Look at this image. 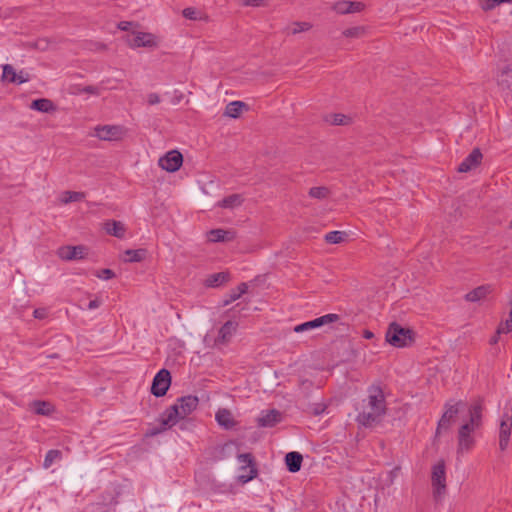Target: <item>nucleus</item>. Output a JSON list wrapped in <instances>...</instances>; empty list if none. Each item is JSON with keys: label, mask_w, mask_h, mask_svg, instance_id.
Returning a JSON list of instances; mask_svg holds the SVG:
<instances>
[{"label": "nucleus", "mask_w": 512, "mask_h": 512, "mask_svg": "<svg viewBox=\"0 0 512 512\" xmlns=\"http://www.w3.org/2000/svg\"><path fill=\"white\" fill-rule=\"evenodd\" d=\"M171 384L170 372L166 369H161L154 377L151 392L156 397L164 396Z\"/></svg>", "instance_id": "obj_12"}, {"label": "nucleus", "mask_w": 512, "mask_h": 512, "mask_svg": "<svg viewBox=\"0 0 512 512\" xmlns=\"http://www.w3.org/2000/svg\"><path fill=\"white\" fill-rule=\"evenodd\" d=\"M245 6L259 7L263 6L267 0H241Z\"/></svg>", "instance_id": "obj_47"}, {"label": "nucleus", "mask_w": 512, "mask_h": 512, "mask_svg": "<svg viewBox=\"0 0 512 512\" xmlns=\"http://www.w3.org/2000/svg\"><path fill=\"white\" fill-rule=\"evenodd\" d=\"M248 289V286L246 283H241L238 287L235 289H232L227 297L223 300V305H229L230 303L236 301L239 299L244 293H246Z\"/></svg>", "instance_id": "obj_31"}, {"label": "nucleus", "mask_w": 512, "mask_h": 512, "mask_svg": "<svg viewBox=\"0 0 512 512\" xmlns=\"http://www.w3.org/2000/svg\"><path fill=\"white\" fill-rule=\"evenodd\" d=\"M215 420L220 427L226 430L234 428L238 423L232 411L226 408L217 410Z\"/></svg>", "instance_id": "obj_19"}, {"label": "nucleus", "mask_w": 512, "mask_h": 512, "mask_svg": "<svg viewBox=\"0 0 512 512\" xmlns=\"http://www.w3.org/2000/svg\"><path fill=\"white\" fill-rule=\"evenodd\" d=\"M237 460L239 464L237 478L240 482L247 483L257 476V469L251 454H239Z\"/></svg>", "instance_id": "obj_7"}, {"label": "nucleus", "mask_w": 512, "mask_h": 512, "mask_svg": "<svg viewBox=\"0 0 512 512\" xmlns=\"http://www.w3.org/2000/svg\"><path fill=\"white\" fill-rule=\"evenodd\" d=\"M87 248L82 245L78 246H62L57 250V255L62 260H79L85 257Z\"/></svg>", "instance_id": "obj_16"}, {"label": "nucleus", "mask_w": 512, "mask_h": 512, "mask_svg": "<svg viewBox=\"0 0 512 512\" xmlns=\"http://www.w3.org/2000/svg\"><path fill=\"white\" fill-rule=\"evenodd\" d=\"M482 160V154L479 149H474L458 166L461 173L469 172L476 168Z\"/></svg>", "instance_id": "obj_20"}, {"label": "nucleus", "mask_w": 512, "mask_h": 512, "mask_svg": "<svg viewBox=\"0 0 512 512\" xmlns=\"http://www.w3.org/2000/svg\"><path fill=\"white\" fill-rule=\"evenodd\" d=\"M463 406V403L461 401L459 402H448L445 405V410L438 422L436 434L439 435L443 430H447L450 427V424L456 417V415L461 411V407Z\"/></svg>", "instance_id": "obj_11"}, {"label": "nucleus", "mask_w": 512, "mask_h": 512, "mask_svg": "<svg viewBox=\"0 0 512 512\" xmlns=\"http://www.w3.org/2000/svg\"><path fill=\"white\" fill-rule=\"evenodd\" d=\"M386 410L385 397L379 386H371L368 390L367 403L363 406L357 420L364 426H369L377 421Z\"/></svg>", "instance_id": "obj_2"}, {"label": "nucleus", "mask_w": 512, "mask_h": 512, "mask_svg": "<svg viewBox=\"0 0 512 512\" xmlns=\"http://www.w3.org/2000/svg\"><path fill=\"white\" fill-rule=\"evenodd\" d=\"M363 337L366 339H372L374 337V334L370 330H365L363 333Z\"/></svg>", "instance_id": "obj_53"}, {"label": "nucleus", "mask_w": 512, "mask_h": 512, "mask_svg": "<svg viewBox=\"0 0 512 512\" xmlns=\"http://www.w3.org/2000/svg\"><path fill=\"white\" fill-rule=\"evenodd\" d=\"M399 471H400V468L399 467H395L393 468L389 473H388V483L389 484H392L394 482V480L398 477L399 475Z\"/></svg>", "instance_id": "obj_49"}, {"label": "nucleus", "mask_w": 512, "mask_h": 512, "mask_svg": "<svg viewBox=\"0 0 512 512\" xmlns=\"http://www.w3.org/2000/svg\"><path fill=\"white\" fill-rule=\"evenodd\" d=\"M497 83L503 91L512 93V60L499 64Z\"/></svg>", "instance_id": "obj_14"}, {"label": "nucleus", "mask_w": 512, "mask_h": 512, "mask_svg": "<svg viewBox=\"0 0 512 512\" xmlns=\"http://www.w3.org/2000/svg\"><path fill=\"white\" fill-rule=\"evenodd\" d=\"M126 255L128 256V261L138 262L143 259L144 252L142 250H127Z\"/></svg>", "instance_id": "obj_43"}, {"label": "nucleus", "mask_w": 512, "mask_h": 512, "mask_svg": "<svg viewBox=\"0 0 512 512\" xmlns=\"http://www.w3.org/2000/svg\"><path fill=\"white\" fill-rule=\"evenodd\" d=\"M198 405V398L196 396H184L177 400L174 406L179 411L180 417L183 419L190 415Z\"/></svg>", "instance_id": "obj_18"}, {"label": "nucleus", "mask_w": 512, "mask_h": 512, "mask_svg": "<svg viewBox=\"0 0 512 512\" xmlns=\"http://www.w3.org/2000/svg\"><path fill=\"white\" fill-rule=\"evenodd\" d=\"M512 331V301L511 309L507 319L502 321L498 326V334H507Z\"/></svg>", "instance_id": "obj_39"}, {"label": "nucleus", "mask_w": 512, "mask_h": 512, "mask_svg": "<svg viewBox=\"0 0 512 512\" xmlns=\"http://www.w3.org/2000/svg\"><path fill=\"white\" fill-rule=\"evenodd\" d=\"M29 410L37 415L50 416L54 413L55 408L48 401L35 400L29 404Z\"/></svg>", "instance_id": "obj_22"}, {"label": "nucleus", "mask_w": 512, "mask_h": 512, "mask_svg": "<svg viewBox=\"0 0 512 512\" xmlns=\"http://www.w3.org/2000/svg\"><path fill=\"white\" fill-rule=\"evenodd\" d=\"M338 319H339V316L337 314H326V315H323L316 319H313L311 321H307L302 324L296 325L294 327V331L296 333L309 331V330L316 329V328L322 327L324 325L330 324L332 322H335Z\"/></svg>", "instance_id": "obj_15"}, {"label": "nucleus", "mask_w": 512, "mask_h": 512, "mask_svg": "<svg viewBox=\"0 0 512 512\" xmlns=\"http://www.w3.org/2000/svg\"><path fill=\"white\" fill-rule=\"evenodd\" d=\"M132 26V22L122 21L118 24V28L123 31H128Z\"/></svg>", "instance_id": "obj_51"}, {"label": "nucleus", "mask_w": 512, "mask_h": 512, "mask_svg": "<svg viewBox=\"0 0 512 512\" xmlns=\"http://www.w3.org/2000/svg\"><path fill=\"white\" fill-rule=\"evenodd\" d=\"M347 237V234L343 231H332L325 235V240L330 244L342 243Z\"/></svg>", "instance_id": "obj_35"}, {"label": "nucleus", "mask_w": 512, "mask_h": 512, "mask_svg": "<svg viewBox=\"0 0 512 512\" xmlns=\"http://www.w3.org/2000/svg\"><path fill=\"white\" fill-rule=\"evenodd\" d=\"M83 198H84V193H82V192L65 191L60 195L59 201L62 204H68L71 202L80 201Z\"/></svg>", "instance_id": "obj_33"}, {"label": "nucleus", "mask_w": 512, "mask_h": 512, "mask_svg": "<svg viewBox=\"0 0 512 512\" xmlns=\"http://www.w3.org/2000/svg\"><path fill=\"white\" fill-rule=\"evenodd\" d=\"M30 108L39 112L50 113L55 111L56 106L49 98H37L31 103Z\"/></svg>", "instance_id": "obj_26"}, {"label": "nucleus", "mask_w": 512, "mask_h": 512, "mask_svg": "<svg viewBox=\"0 0 512 512\" xmlns=\"http://www.w3.org/2000/svg\"><path fill=\"white\" fill-rule=\"evenodd\" d=\"M182 164L183 156L178 150H170L158 160L159 167L169 173L178 171Z\"/></svg>", "instance_id": "obj_10"}, {"label": "nucleus", "mask_w": 512, "mask_h": 512, "mask_svg": "<svg viewBox=\"0 0 512 512\" xmlns=\"http://www.w3.org/2000/svg\"><path fill=\"white\" fill-rule=\"evenodd\" d=\"M72 95H77L81 93H87V94H99L100 91L97 87L92 85L82 86V85H75L71 87V90L69 91Z\"/></svg>", "instance_id": "obj_34"}, {"label": "nucleus", "mask_w": 512, "mask_h": 512, "mask_svg": "<svg viewBox=\"0 0 512 512\" xmlns=\"http://www.w3.org/2000/svg\"><path fill=\"white\" fill-rule=\"evenodd\" d=\"M333 9L338 14H349L350 13L348 1H345V0L336 2L333 6Z\"/></svg>", "instance_id": "obj_44"}, {"label": "nucleus", "mask_w": 512, "mask_h": 512, "mask_svg": "<svg viewBox=\"0 0 512 512\" xmlns=\"http://www.w3.org/2000/svg\"><path fill=\"white\" fill-rule=\"evenodd\" d=\"M364 26H355L343 31V35L348 38H360L365 34Z\"/></svg>", "instance_id": "obj_38"}, {"label": "nucleus", "mask_w": 512, "mask_h": 512, "mask_svg": "<svg viewBox=\"0 0 512 512\" xmlns=\"http://www.w3.org/2000/svg\"><path fill=\"white\" fill-rule=\"evenodd\" d=\"M125 134L126 130L122 126L99 125L93 128L90 135L102 141H118L121 140Z\"/></svg>", "instance_id": "obj_8"}, {"label": "nucleus", "mask_w": 512, "mask_h": 512, "mask_svg": "<svg viewBox=\"0 0 512 512\" xmlns=\"http://www.w3.org/2000/svg\"><path fill=\"white\" fill-rule=\"evenodd\" d=\"M248 110V105L243 101H232L225 109V115L230 118H237Z\"/></svg>", "instance_id": "obj_25"}, {"label": "nucleus", "mask_w": 512, "mask_h": 512, "mask_svg": "<svg viewBox=\"0 0 512 512\" xmlns=\"http://www.w3.org/2000/svg\"><path fill=\"white\" fill-rule=\"evenodd\" d=\"M481 7L483 10L488 11L495 8L497 5L501 3H512V0H480Z\"/></svg>", "instance_id": "obj_41"}, {"label": "nucleus", "mask_w": 512, "mask_h": 512, "mask_svg": "<svg viewBox=\"0 0 512 512\" xmlns=\"http://www.w3.org/2000/svg\"><path fill=\"white\" fill-rule=\"evenodd\" d=\"M29 80V74L23 70L17 72L10 64L3 66L2 81L13 84H21Z\"/></svg>", "instance_id": "obj_17"}, {"label": "nucleus", "mask_w": 512, "mask_h": 512, "mask_svg": "<svg viewBox=\"0 0 512 512\" xmlns=\"http://www.w3.org/2000/svg\"><path fill=\"white\" fill-rule=\"evenodd\" d=\"M103 227L107 234L117 238H123L126 232L125 225L120 221L109 220L104 223Z\"/></svg>", "instance_id": "obj_24"}, {"label": "nucleus", "mask_w": 512, "mask_h": 512, "mask_svg": "<svg viewBox=\"0 0 512 512\" xmlns=\"http://www.w3.org/2000/svg\"><path fill=\"white\" fill-rule=\"evenodd\" d=\"M386 340L395 347H405L412 343L413 332L409 328L392 323L387 330Z\"/></svg>", "instance_id": "obj_5"}, {"label": "nucleus", "mask_w": 512, "mask_h": 512, "mask_svg": "<svg viewBox=\"0 0 512 512\" xmlns=\"http://www.w3.org/2000/svg\"><path fill=\"white\" fill-rule=\"evenodd\" d=\"M329 189L324 186L312 187L309 190V196L315 199H325L329 196Z\"/></svg>", "instance_id": "obj_36"}, {"label": "nucleus", "mask_w": 512, "mask_h": 512, "mask_svg": "<svg viewBox=\"0 0 512 512\" xmlns=\"http://www.w3.org/2000/svg\"><path fill=\"white\" fill-rule=\"evenodd\" d=\"M350 13L360 12L364 9V3L360 1H348Z\"/></svg>", "instance_id": "obj_45"}, {"label": "nucleus", "mask_w": 512, "mask_h": 512, "mask_svg": "<svg viewBox=\"0 0 512 512\" xmlns=\"http://www.w3.org/2000/svg\"><path fill=\"white\" fill-rule=\"evenodd\" d=\"M481 424L482 405L480 401H475L468 408L458 429V453H465L473 448L476 432L480 429Z\"/></svg>", "instance_id": "obj_1"}, {"label": "nucleus", "mask_w": 512, "mask_h": 512, "mask_svg": "<svg viewBox=\"0 0 512 512\" xmlns=\"http://www.w3.org/2000/svg\"><path fill=\"white\" fill-rule=\"evenodd\" d=\"M126 42L131 48H139V47H156L157 46V37L148 32H138L132 36L126 37Z\"/></svg>", "instance_id": "obj_13"}, {"label": "nucleus", "mask_w": 512, "mask_h": 512, "mask_svg": "<svg viewBox=\"0 0 512 512\" xmlns=\"http://www.w3.org/2000/svg\"><path fill=\"white\" fill-rule=\"evenodd\" d=\"M243 202V198L240 194H232L218 202V206L225 209H235L239 207Z\"/></svg>", "instance_id": "obj_28"}, {"label": "nucleus", "mask_w": 512, "mask_h": 512, "mask_svg": "<svg viewBox=\"0 0 512 512\" xmlns=\"http://www.w3.org/2000/svg\"><path fill=\"white\" fill-rule=\"evenodd\" d=\"M96 276L103 280H109L114 277V272L110 269H102L96 273Z\"/></svg>", "instance_id": "obj_46"}, {"label": "nucleus", "mask_w": 512, "mask_h": 512, "mask_svg": "<svg viewBox=\"0 0 512 512\" xmlns=\"http://www.w3.org/2000/svg\"><path fill=\"white\" fill-rule=\"evenodd\" d=\"M490 293V286H479L466 295V299L476 302L484 299Z\"/></svg>", "instance_id": "obj_32"}, {"label": "nucleus", "mask_w": 512, "mask_h": 512, "mask_svg": "<svg viewBox=\"0 0 512 512\" xmlns=\"http://www.w3.org/2000/svg\"><path fill=\"white\" fill-rule=\"evenodd\" d=\"M61 458V452L58 450H49L45 456L43 466L49 468Z\"/></svg>", "instance_id": "obj_37"}, {"label": "nucleus", "mask_w": 512, "mask_h": 512, "mask_svg": "<svg viewBox=\"0 0 512 512\" xmlns=\"http://www.w3.org/2000/svg\"><path fill=\"white\" fill-rule=\"evenodd\" d=\"M101 304H102V301L99 298H95L94 300H91L88 303L87 309L94 310V309L100 307Z\"/></svg>", "instance_id": "obj_50"}, {"label": "nucleus", "mask_w": 512, "mask_h": 512, "mask_svg": "<svg viewBox=\"0 0 512 512\" xmlns=\"http://www.w3.org/2000/svg\"><path fill=\"white\" fill-rule=\"evenodd\" d=\"M183 418L180 417L179 411H177V408L172 405L169 408H167L159 418V422L161 424L160 428H154L149 432V435H157L173 426H175L180 420Z\"/></svg>", "instance_id": "obj_9"}, {"label": "nucleus", "mask_w": 512, "mask_h": 512, "mask_svg": "<svg viewBox=\"0 0 512 512\" xmlns=\"http://www.w3.org/2000/svg\"><path fill=\"white\" fill-rule=\"evenodd\" d=\"M302 455L298 452H289L285 456V462L290 472H298L302 464Z\"/></svg>", "instance_id": "obj_27"}, {"label": "nucleus", "mask_w": 512, "mask_h": 512, "mask_svg": "<svg viewBox=\"0 0 512 512\" xmlns=\"http://www.w3.org/2000/svg\"><path fill=\"white\" fill-rule=\"evenodd\" d=\"M48 314L46 308H37L34 310L33 315L36 319H44Z\"/></svg>", "instance_id": "obj_48"}, {"label": "nucleus", "mask_w": 512, "mask_h": 512, "mask_svg": "<svg viewBox=\"0 0 512 512\" xmlns=\"http://www.w3.org/2000/svg\"><path fill=\"white\" fill-rule=\"evenodd\" d=\"M281 420V414L277 410L262 411L257 419V423L261 427H273Z\"/></svg>", "instance_id": "obj_21"}, {"label": "nucleus", "mask_w": 512, "mask_h": 512, "mask_svg": "<svg viewBox=\"0 0 512 512\" xmlns=\"http://www.w3.org/2000/svg\"><path fill=\"white\" fill-rule=\"evenodd\" d=\"M235 237V233L231 230L213 229L207 233V239L210 242H229Z\"/></svg>", "instance_id": "obj_23"}, {"label": "nucleus", "mask_w": 512, "mask_h": 512, "mask_svg": "<svg viewBox=\"0 0 512 512\" xmlns=\"http://www.w3.org/2000/svg\"><path fill=\"white\" fill-rule=\"evenodd\" d=\"M500 335H501V334H498V329H497V330H496L495 335H494V336H492V337H491V339H490V344H491V345H495V344H497V343H498V341H499V339H500Z\"/></svg>", "instance_id": "obj_52"}, {"label": "nucleus", "mask_w": 512, "mask_h": 512, "mask_svg": "<svg viewBox=\"0 0 512 512\" xmlns=\"http://www.w3.org/2000/svg\"><path fill=\"white\" fill-rule=\"evenodd\" d=\"M512 434V407H505L498 419V445L501 451H505L509 446Z\"/></svg>", "instance_id": "obj_3"}, {"label": "nucleus", "mask_w": 512, "mask_h": 512, "mask_svg": "<svg viewBox=\"0 0 512 512\" xmlns=\"http://www.w3.org/2000/svg\"><path fill=\"white\" fill-rule=\"evenodd\" d=\"M431 485L436 500H441L446 494V464L444 460L437 461L431 471Z\"/></svg>", "instance_id": "obj_4"}, {"label": "nucleus", "mask_w": 512, "mask_h": 512, "mask_svg": "<svg viewBox=\"0 0 512 512\" xmlns=\"http://www.w3.org/2000/svg\"><path fill=\"white\" fill-rule=\"evenodd\" d=\"M182 15L186 18V19H189V20H198V19H201L200 17V12L193 8V7H188V8H185L183 11H182Z\"/></svg>", "instance_id": "obj_42"}, {"label": "nucleus", "mask_w": 512, "mask_h": 512, "mask_svg": "<svg viewBox=\"0 0 512 512\" xmlns=\"http://www.w3.org/2000/svg\"><path fill=\"white\" fill-rule=\"evenodd\" d=\"M229 280V274L225 272L215 273L208 276L205 280L207 287H218Z\"/></svg>", "instance_id": "obj_30"}, {"label": "nucleus", "mask_w": 512, "mask_h": 512, "mask_svg": "<svg viewBox=\"0 0 512 512\" xmlns=\"http://www.w3.org/2000/svg\"><path fill=\"white\" fill-rule=\"evenodd\" d=\"M324 119L331 125H348L352 120L351 117L342 113H329Z\"/></svg>", "instance_id": "obj_29"}, {"label": "nucleus", "mask_w": 512, "mask_h": 512, "mask_svg": "<svg viewBox=\"0 0 512 512\" xmlns=\"http://www.w3.org/2000/svg\"><path fill=\"white\" fill-rule=\"evenodd\" d=\"M311 24L308 22H295L287 28L288 32L295 35L300 32L308 31L311 28Z\"/></svg>", "instance_id": "obj_40"}, {"label": "nucleus", "mask_w": 512, "mask_h": 512, "mask_svg": "<svg viewBox=\"0 0 512 512\" xmlns=\"http://www.w3.org/2000/svg\"><path fill=\"white\" fill-rule=\"evenodd\" d=\"M238 328V323L236 321L229 320L225 322L218 330V334L214 339L210 338V335L207 334L204 338V342L207 346H216L220 347L228 344L232 337L235 335Z\"/></svg>", "instance_id": "obj_6"}]
</instances>
